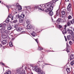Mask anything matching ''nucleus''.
<instances>
[{
  "mask_svg": "<svg viewBox=\"0 0 74 74\" xmlns=\"http://www.w3.org/2000/svg\"><path fill=\"white\" fill-rule=\"evenodd\" d=\"M5 21L6 23H8V22H10V19L8 17L7 18L6 20Z\"/></svg>",
  "mask_w": 74,
  "mask_h": 74,
  "instance_id": "nucleus-18",
  "label": "nucleus"
},
{
  "mask_svg": "<svg viewBox=\"0 0 74 74\" xmlns=\"http://www.w3.org/2000/svg\"><path fill=\"white\" fill-rule=\"evenodd\" d=\"M69 44L70 45H72V44H73V43L72 42V41H69Z\"/></svg>",
  "mask_w": 74,
  "mask_h": 74,
  "instance_id": "nucleus-35",
  "label": "nucleus"
},
{
  "mask_svg": "<svg viewBox=\"0 0 74 74\" xmlns=\"http://www.w3.org/2000/svg\"><path fill=\"white\" fill-rule=\"evenodd\" d=\"M69 45H68V43H66V47H69Z\"/></svg>",
  "mask_w": 74,
  "mask_h": 74,
  "instance_id": "nucleus-52",
  "label": "nucleus"
},
{
  "mask_svg": "<svg viewBox=\"0 0 74 74\" xmlns=\"http://www.w3.org/2000/svg\"><path fill=\"white\" fill-rule=\"evenodd\" d=\"M65 1H69V0H65Z\"/></svg>",
  "mask_w": 74,
  "mask_h": 74,
  "instance_id": "nucleus-55",
  "label": "nucleus"
},
{
  "mask_svg": "<svg viewBox=\"0 0 74 74\" xmlns=\"http://www.w3.org/2000/svg\"><path fill=\"white\" fill-rule=\"evenodd\" d=\"M9 45L10 47H12L13 46V44H12V42H9Z\"/></svg>",
  "mask_w": 74,
  "mask_h": 74,
  "instance_id": "nucleus-23",
  "label": "nucleus"
},
{
  "mask_svg": "<svg viewBox=\"0 0 74 74\" xmlns=\"http://www.w3.org/2000/svg\"><path fill=\"white\" fill-rule=\"evenodd\" d=\"M72 18V17L71 15H69L68 16V19H71Z\"/></svg>",
  "mask_w": 74,
  "mask_h": 74,
  "instance_id": "nucleus-30",
  "label": "nucleus"
},
{
  "mask_svg": "<svg viewBox=\"0 0 74 74\" xmlns=\"http://www.w3.org/2000/svg\"><path fill=\"white\" fill-rule=\"evenodd\" d=\"M39 74H45V73L44 72L42 71Z\"/></svg>",
  "mask_w": 74,
  "mask_h": 74,
  "instance_id": "nucleus-31",
  "label": "nucleus"
},
{
  "mask_svg": "<svg viewBox=\"0 0 74 74\" xmlns=\"http://www.w3.org/2000/svg\"><path fill=\"white\" fill-rule=\"evenodd\" d=\"M14 18V16H12V18Z\"/></svg>",
  "mask_w": 74,
  "mask_h": 74,
  "instance_id": "nucleus-58",
  "label": "nucleus"
},
{
  "mask_svg": "<svg viewBox=\"0 0 74 74\" xmlns=\"http://www.w3.org/2000/svg\"><path fill=\"white\" fill-rule=\"evenodd\" d=\"M0 42H1V44H2L3 45H5V44H6L7 43V41H6V40L3 39L2 38L0 39Z\"/></svg>",
  "mask_w": 74,
  "mask_h": 74,
  "instance_id": "nucleus-6",
  "label": "nucleus"
},
{
  "mask_svg": "<svg viewBox=\"0 0 74 74\" xmlns=\"http://www.w3.org/2000/svg\"><path fill=\"white\" fill-rule=\"evenodd\" d=\"M67 26H69L71 25V23H70V22H68L67 23Z\"/></svg>",
  "mask_w": 74,
  "mask_h": 74,
  "instance_id": "nucleus-25",
  "label": "nucleus"
},
{
  "mask_svg": "<svg viewBox=\"0 0 74 74\" xmlns=\"http://www.w3.org/2000/svg\"><path fill=\"white\" fill-rule=\"evenodd\" d=\"M2 38L3 39H5V38H6L7 37V36L6 35H2L1 36Z\"/></svg>",
  "mask_w": 74,
  "mask_h": 74,
  "instance_id": "nucleus-10",
  "label": "nucleus"
},
{
  "mask_svg": "<svg viewBox=\"0 0 74 74\" xmlns=\"http://www.w3.org/2000/svg\"><path fill=\"white\" fill-rule=\"evenodd\" d=\"M47 5V4H45L44 5H42V4H41V5H39V6H35V8H41L42 7H42V8L43 9V10H45V8H45L44 7V6L45 5Z\"/></svg>",
  "mask_w": 74,
  "mask_h": 74,
  "instance_id": "nucleus-4",
  "label": "nucleus"
},
{
  "mask_svg": "<svg viewBox=\"0 0 74 74\" xmlns=\"http://www.w3.org/2000/svg\"><path fill=\"white\" fill-rule=\"evenodd\" d=\"M31 35L33 36V37H35V35L34 34H33V33L31 34Z\"/></svg>",
  "mask_w": 74,
  "mask_h": 74,
  "instance_id": "nucleus-44",
  "label": "nucleus"
},
{
  "mask_svg": "<svg viewBox=\"0 0 74 74\" xmlns=\"http://www.w3.org/2000/svg\"><path fill=\"white\" fill-rule=\"evenodd\" d=\"M36 42H37V43H38V40H36Z\"/></svg>",
  "mask_w": 74,
  "mask_h": 74,
  "instance_id": "nucleus-53",
  "label": "nucleus"
},
{
  "mask_svg": "<svg viewBox=\"0 0 74 74\" xmlns=\"http://www.w3.org/2000/svg\"><path fill=\"white\" fill-rule=\"evenodd\" d=\"M66 70L67 72H68V73H70V70L69 68H68L67 69H66Z\"/></svg>",
  "mask_w": 74,
  "mask_h": 74,
  "instance_id": "nucleus-21",
  "label": "nucleus"
},
{
  "mask_svg": "<svg viewBox=\"0 0 74 74\" xmlns=\"http://www.w3.org/2000/svg\"><path fill=\"white\" fill-rule=\"evenodd\" d=\"M23 21V20L22 19V18H20L19 19V23H22Z\"/></svg>",
  "mask_w": 74,
  "mask_h": 74,
  "instance_id": "nucleus-16",
  "label": "nucleus"
},
{
  "mask_svg": "<svg viewBox=\"0 0 74 74\" xmlns=\"http://www.w3.org/2000/svg\"><path fill=\"white\" fill-rule=\"evenodd\" d=\"M35 69H34V70H35Z\"/></svg>",
  "mask_w": 74,
  "mask_h": 74,
  "instance_id": "nucleus-64",
  "label": "nucleus"
},
{
  "mask_svg": "<svg viewBox=\"0 0 74 74\" xmlns=\"http://www.w3.org/2000/svg\"><path fill=\"white\" fill-rule=\"evenodd\" d=\"M21 18V17L19 14H18L16 17V19H19Z\"/></svg>",
  "mask_w": 74,
  "mask_h": 74,
  "instance_id": "nucleus-14",
  "label": "nucleus"
},
{
  "mask_svg": "<svg viewBox=\"0 0 74 74\" xmlns=\"http://www.w3.org/2000/svg\"><path fill=\"white\" fill-rule=\"evenodd\" d=\"M2 27V25H0V27Z\"/></svg>",
  "mask_w": 74,
  "mask_h": 74,
  "instance_id": "nucleus-54",
  "label": "nucleus"
},
{
  "mask_svg": "<svg viewBox=\"0 0 74 74\" xmlns=\"http://www.w3.org/2000/svg\"><path fill=\"white\" fill-rule=\"evenodd\" d=\"M1 1H0V3H1Z\"/></svg>",
  "mask_w": 74,
  "mask_h": 74,
  "instance_id": "nucleus-60",
  "label": "nucleus"
},
{
  "mask_svg": "<svg viewBox=\"0 0 74 74\" xmlns=\"http://www.w3.org/2000/svg\"><path fill=\"white\" fill-rule=\"evenodd\" d=\"M36 72H38V74H40L42 71H41V69H40L39 68H38L37 69H36Z\"/></svg>",
  "mask_w": 74,
  "mask_h": 74,
  "instance_id": "nucleus-9",
  "label": "nucleus"
},
{
  "mask_svg": "<svg viewBox=\"0 0 74 74\" xmlns=\"http://www.w3.org/2000/svg\"><path fill=\"white\" fill-rule=\"evenodd\" d=\"M58 11H59V9L56 11V14L57 15H59V13H58Z\"/></svg>",
  "mask_w": 74,
  "mask_h": 74,
  "instance_id": "nucleus-34",
  "label": "nucleus"
},
{
  "mask_svg": "<svg viewBox=\"0 0 74 74\" xmlns=\"http://www.w3.org/2000/svg\"><path fill=\"white\" fill-rule=\"evenodd\" d=\"M3 26L4 27H5L6 26V24L5 23H4L3 25Z\"/></svg>",
  "mask_w": 74,
  "mask_h": 74,
  "instance_id": "nucleus-36",
  "label": "nucleus"
},
{
  "mask_svg": "<svg viewBox=\"0 0 74 74\" xmlns=\"http://www.w3.org/2000/svg\"><path fill=\"white\" fill-rule=\"evenodd\" d=\"M58 0H53V1L50 2L49 3H47V5H48L50 4V5H52V6H54V4H55L56 2Z\"/></svg>",
  "mask_w": 74,
  "mask_h": 74,
  "instance_id": "nucleus-3",
  "label": "nucleus"
},
{
  "mask_svg": "<svg viewBox=\"0 0 74 74\" xmlns=\"http://www.w3.org/2000/svg\"><path fill=\"white\" fill-rule=\"evenodd\" d=\"M36 36H37V35H36Z\"/></svg>",
  "mask_w": 74,
  "mask_h": 74,
  "instance_id": "nucleus-62",
  "label": "nucleus"
},
{
  "mask_svg": "<svg viewBox=\"0 0 74 74\" xmlns=\"http://www.w3.org/2000/svg\"><path fill=\"white\" fill-rule=\"evenodd\" d=\"M20 16L21 18H24L25 17V14H22Z\"/></svg>",
  "mask_w": 74,
  "mask_h": 74,
  "instance_id": "nucleus-17",
  "label": "nucleus"
},
{
  "mask_svg": "<svg viewBox=\"0 0 74 74\" xmlns=\"http://www.w3.org/2000/svg\"><path fill=\"white\" fill-rule=\"evenodd\" d=\"M23 70V69L22 68L19 67L16 69V72L17 73H20L21 71Z\"/></svg>",
  "mask_w": 74,
  "mask_h": 74,
  "instance_id": "nucleus-7",
  "label": "nucleus"
},
{
  "mask_svg": "<svg viewBox=\"0 0 74 74\" xmlns=\"http://www.w3.org/2000/svg\"><path fill=\"white\" fill-rule=\"evenodd\" d=\"M4 33L5 34H8L9 33V32L8 31V30H6L4 31Z\"/></svg>",
  "mask_w": 74,
  "mask_h": 74,
  "instance_id": "nucleus-20",
  "label": "nucleus"
},
{
  "mask_svg": "<svg viewBox=\"0 0 74 74\" xmlns=\"http://www.w3.org/2000/svg\"><path fill=\"white\" fill-rule=\"evenodd\" d=\"M73 3H74V0H72Z\"/></svg>",
  "mask_w": 74,
  "mask_h": 74,
  "instance_id": "nucleus-57",
  "label": "nucleus"
},
{
  "mask_svg": "<svg viewBox=\"0 0 74 74\" xmlns=\"http://www.w3.org/2000/svg\"><path fill=\"white\" fill-rule=\"evenodd\" d=\"M3 70H4V68H3Z\"/></svg>",
  "mask_w": 74,
  "mask_h": 74,
  "instance_id": "nucleus-61",
  "label": "nucleus"
},
{
  "mask_svg": "<svg viewBox=\"0 0 74 74\" xmlns=\"http://www.w3.org/2000/svg\"><path fill=\"white\" fill-rule=\"evenodd\" d=\"M12 16V15H11V14H9L8 17V18H11Z\"/></svg>",
  "mask_w": 74,
  "mask_h": 74,
  "instance_id": "nucleus-37",
  "label": "nucleus"
},
{
  "mask_svg": "<svg viewBox=\"0 0 74 74\" xmlns=\"http://www.w3.org/2000/svg\"><path fill=\"white\" fill-rule=\"evenodd\" d=\"M0 64H2V65H3V66H5V64H4L3 63V62H1L0 63Z\"/></svg>",
  "mask_w": 74,
  "mask_h": 74,
  "instance_id": "nucleus-40",
  "label": "nucleus"
},
{
  "mask_svg": "<svg viewBox=\"0 0 74 74\" xmlns=\"http://www.w3.org/2000/svg\"><path fill=\"white\" fill-rule=\"evenodd\" d=\"M6 7L8 9H9V8H10V7H9V6H8V5H6Z\"/></svg>",
  "mask_w": 74,
  "mask_h": 74,
  "instance_id": "nucleus-50",
  "label": "nucleus"
},
{
  "mask_svg": "<svg viewBox=\"0 0 74 74\" xmlns=\"http://www.w3.org/2000/svg\"><path fill=\"white\" fill-rule=\"evenodd\" d=\"M4 74H11V71H8L7 72L5 73Z\"/></svg>",
  "mask_w": 74,
  "mask_h": 74,
  "instance_id": "nucleus-26",
  "label": "nucleus"
},
{
  "mask_svg": "<svg viewBox=\"0 0 74 74\" xmlns=\"http://www.w3.org/2000/svg\"><path fill=\"white\" fill-rule=\"evenodd\" d=\"M67 10L68 11H71V8H68Z\"/></svg>",
  "mask_w": 74,
  "mask_h": 74,
  "instance_id": "nucleus-41",
  "label": "nucleus"
},
{
  "mask_svg": "<svg viewBox=\"0 0 74 74\" xmlns=\"http://www.w3.org/2000/svg\"><path fill=\"white\" fill-rule=\"evenodd\" d=\"M2 47V45L0 44V47Z\"/></svg>",
  "mask_w": 74,
  "mask_h": 74,
  "instance_id": "nucleus-56",
  "label": "nucleus"
},
{
  "mask_svg": "<svg viewBox=\"0 0 74 74\" xmlns=\"http://www.w3.org/2000/svg\"><path fill=\"white\" fill-rule=\"evenodd\" d=\"M40 47H38V51H40Z\"/></svg>",
  "mask_w": 74,
  "mask_h": 74,
  "instance_id": "nucleus-47",
  "label": "nucleus"
},
{
  "mask_svg": "<svg viewBox=\"0 0 74 74\" xmlns=\"http://www.w3.org/2000/svg\"><path fill=\"white\" fill-rule=\"evenodd\" d=\"M11 19H12V20H13V18H12Z\"/></svg>",
  "mask_w": 74,
  "mask_h": 74,
  "instance_id": "nucleus-59",
  "label": "nucleus"
},
{
  "mask_svg": "<svg viewBox=\"0 0 74 74\" xmlns=\"http://www.w3.org/2000/svg\"><path fill=\"white\" fill-rule=\"evenodd\" d=\"M62 15H64L66 14V12L64 11H62Z\"/></svg>",
  "mask_w": 74,
  "mask_h": 74,
  "instance_id": "nucleus-24",
  "label": "nucleus"
},
{
  "mask_svg": "<svg viewBox=\"0 0 74 74\" xmlns=\"http://www.w3.org/2000/svg\"><path fill=\"white\" fill-rule=\"evenodd\" d=\"M11 29H12V27L11 26L9 25L8 26V30H10Z\"/></svg>",
  "mask_w": 74,
  "mask_h": 74,
  "instance_id": "nucleus-15",
  "label": "nucleus"
},
{
  "mask_svg": "<svg viewBox=\"0 0 74 74\" xmlns=\"http://www.w3.org/2000/svg\"><path fill=\"white\" fill-rule=\"evenodd\" d=\"M56 21L57 23L58 24H60V23H61V22H64V19L60 18H58Z\"/></svg>",
  "mask_w": 74,
  "mask_h": 74,
  "instance_id": "nucleus-5",
  "label": "nucleus"
},
{
  "mask_svg": "<svg viewBox=\"0 0 74 74\" xmlns=\"http://www.w3.org/2000/svg\"><path fill=\"white\" fill-rule=\"evenodd\" d=\"M18 22V20H16L14 21L13 22L14 23H16V22Z\"/></svg>",
  "mask_w": 74,
  "mask_h": 74,
  "instance_id": "nucleus-39",
  "label": "nucleus"
},
{
  "mask_svg": "<svg viewBox=\"0 0 74 74\" xmlns=\"http://www.w3.org/2000/svg\"><path fill=\"white\" fill-rule=\"evenodd\" d=\"M74 64V61H73L71 62V64L73 66Z\"/></svg>",
  "mask_w": 74,
  "mask_h": 74,
  "instance_id": "nucleus-28",
  "label": "nucleus"
},
{
  "mask_svg": "<svg viewBox=\"0 0 74 74\" xmlns=\"http://www.w3.org/2000/svg\"><path fill=\"white\" fill-rule=\"evenodd\" d=\"M19 4L18 3H16V7H19Z\"/></svg>",
  "mask_w": 74,
  "mask_h": 74,
  "instance_id": "nucleus-43",
  "label": "nucleus"
},
{
  "mask_svg": "<svg viewBox=\"0 0 74 74\" xmlns=\"http://www.w3.org/2000/svg\"><path fill=\"white\" fill-rule=\"evenodd\" d=\"M27 27L28 29H30L32 28V25L30 24H28L27 25Z\"/></svg>",
  "mask_w": 74,
  "mask_h": 74,
  "instance_id": "nucleus-11",
  "label": "nucleus"
},
{
  "mask_svg": "<svg viewBox=\"0 0 74 74\" xmlns=\"http://www.w3.org/2000/svg\"><path fill=\"white\" fill-rule=\"evenodd\" d=\"M27 24H29V23H30V20H27Z\"/></svg>",
  "mask_w": 74,
  "mask_h": 74,
  "instance_id": "nucleus-32",
  "label": "nucleus"
},
{
  "mask_svg": "<svg viewBox=\"0 0 74 74\" xmlns=\"http://www.w3.org/2000/svg\"><path fill=\"white\" fill-rule=\"evenodd\" d=\"M64 37L65 38L66 41H67V38H66V36H64Z\"/></svg>",
  "mask_w": 74,
  "mask_h": 74,
  "instance_id": "nucleus-42",
  "label": "nucleus"
},
{
  "mask_svg": "<svg viewBox=\"0 0 74 74\" xmlns=\"http://www.w3.org/2000/svg\"><path fill=\"white\" fill-rule=\"evenodd\" d=\"M54 6H52V5H50V4H49L48 5H47V3L46 4V5H45L44 6L45 8H48L46 9L45 11V12H49V15L50 16H52L53 14V13L52 10H53Z\"/></svg>",
  "mask_w": 74,
  "mask_h": 74,
  "instance_id": "nucleus-1",
  "label": "nucleus"
},
{
  "mask_svg": "<svg viewBox=\"0 0 74 74\" xmlns=\"http://www.w3.org/2000/svg\"><path fill=\"white\" fill-rule=\"evenodd\" d=\"M26 32V31H22L21 32V33H25V32Z\"/></svg>",
  "mask_w": 74,
  "mask_h": 74,
  "instance_id": "nucleus-51",
  "label": "nucleus"
},
{
  "mask_svg": "<svg viewBox=\"0 0 74 74\" xmlns=\"http://www.w3.org/2000/svg\"><path fill=\"white\" fill-rule=\"evenodd\" d=\"M70 60H73L74 59V55L73 54H71L70 56Z\"/></svg>",
  "mask_w": 74,
  "mask_h": 74,
  "instance_id": "nucleus-8",
  "label": "nucleus"
},
{
  "mask_svg": "<svg viewBox=\"0 0 74 74\" xmlns=\"http://www.w3.org/2000/svg\"><path fill=\"white\" fill-rule=\"evenodd\" d=\"M22 30V28L20 27H18V29H16V31H17V32H21Z\"/></svg>",
  "mask_w": 74,
  "mask_h": 74,
  "instance_id": "nucleus-13",
  "label": "nucleus"
},
{
  "mask_svg": "<svg viewBox=\"0 0 74 74\" xmlns=\"http://www.w3.org/2000/svg\"><path fill=\"white\" fill-rule=\"evenodd\" d=\"M64 28L62 31V34H63L64 35V34H67V33H68L69 34H70L71 35L72 37H73L74 33L73 32V30H72L73 27H70V28H71L72 29H70L69 28H66V27H67V25H64Z\"/></svg>",
  "mask_w": 74,
  "mask_h": 74,
  "instance_id": "nucleus-2",
  "label": "nucleus"
},
{
  "mask_svg": "<svg viewBox=\"0 0 74 74\" xmlns=\"http://www.w3.org/2000/svg\"><path fill=\"white\" fill-rule=\"evenodd\" d=\"M18 10L20 11V10H22V7L21 6L19 5L18 7Z\"/></svg>",
  "mask_w": 74,
  "mask_h": 74,
  "instance_id": "nucleus-22",
  "label": "nucleus"
},
{
  "mask_svg": "<svg viewBox=\"0 0 74 74\" xmlns=\"http://www.w3.org/2000/svg\"><path fill=\"white\" fill-rule=\"evenodd\" d=\"M67 38L68 40H70L71 38V36L69 35L67 36Z\"/></svg>",
  "mask_w": 74,
  "mask_h": 74,
  "instance_id": "nucleus-12",
  "label": "nucleus"
},
{
  "mask_svg": "<svg viewBox=\"0 0 74 74\" xmlns=\"http://www.w3.org/2000/svg\"><path fill=\"white\" fill-rule=\"evenodd\" d=\"M18 24H16L14 26V28H15V29H18Z\"/></svg>",
  "mask_w": 74,
  "mask_h": 74,
  "instance_id": "nucleus-19",
  "label": "nucleus"
},
{
  "mask_svg": "<svg viewBox=\"0 0 74 74\" xmlns=\"http://www.w3.org/2000/svg\"><path fill=\"white\" fill-rule=\"evenodd\" d=\"M41 62H43L42 61H39L38 62V64H39L40 63H41Z\"/></svg>",
  "mask_w": 74,
  "mask_h": 74,
  "instance_id": "nucleus-45",
  "label": "nucleus"
},
{
  "mask_svg": "<svg viewBox=\"0 0 74 74\" xmlns=\"http://www.w3.org/2000/svg\"><path fill=\"white\" fill-rule=\"evenodd\" d=\"M71 7V4H69L68 6V8H70Z\"/></svg>",
  "mask_w": 74,
  "mask_h": 74,
  "instance_id": "nucleus-29",
  "label": "nucleus"
},
{
  "mask_svg": "<svg viewBox=\"0 0 74 74\" xmlns=\"http://www.w3.org/2000/svg\"><path fill=\"white\" fill-rule=\"evenodd\" d=\"M73 39H72V40L73 41H74V35H73Z\"/></svg>",
  "mask_w": 74,
  "mask_h": 74,
  "instance_id": "nucleus-49",
  "label": "nucleus"
},
{
  "mask_svg": "<svg viewBox=\"0 0 74 74\" xmlns=\"http://www.w3.org/2000/svg\"><path fill=\"white\" fill-rule=\"evenodd\" d=\"M58 27H59V28H60V29H61V28H62V26L61 25H59Z\"/></svg>",
  "mask_w": 74,
  "mask_h": 74,
  "instance_id": "nucleus-38",
  "label": "nucleus"
},
{
  "mask_svg": "<svg viewBox=\"0 0 74 74\" xmlns=\"http://www.w3.org/2000/svg\"><path fill=\"white\" fill-rule=\"evenodd\" d=\"M39 10H42H42H44V9H43V10H42L41 8H39Z\"/></svg>",
  "mask_w": 74,
  "mask_h": 74,
  "instance_id": "nucleus-46",
  "label": "nucleus"
},
{
  "mask_svg": "<svg viewBox=\"0 0 74 74\" xmlns=\"http://www.w3.org/2000/svg\"><path fill=\"white\" fill-rule=\"evenodd\" d=\"M25 8H26L27 9H32V7H30V6H25Z\"/></svg>",
  "mask_w": 74,
  "mask_h": 74,
  "instance_id": "nucleus-27",
  "label": "nucleus"
},
{
  "mask_svg": "<svg viewBox=\"0 0 74 74\" xmlns=\"http://www.w3.org/2000/svg\"><path fill=\"white\" fill-rule=\"evenodd\" d=\"M42 49H43L42 48L40 47V51H41V50H42Z\"/></svg>",
  "mask_w": 74,
  "mask_h": 74,
  "instance_id": "nucleus-48",
  "label": "nucleus"
},
{
  "mask_svg": "<svg viewBox=\"0 0 74 74\" xmlns=\"http://www.w3.org/2000/svg\"><path fill=\"white\" fill-rule=\"evenodd\" d=\"M52 19V20H53V19Z\"/></svg>",
  "mask_w": 74,
  "mask_h": 74,
  "instance_id": "nucleus-63",
  "label": "nucleus"
},
{
  "mask_svg": "<svg viewBox=\"0 0 74 74\" xmlns=\"http://www.w3.org/2000/svg\"><path fill=\"white\" fill-rule=\"evenodd\" d=\"M66 51L68 52V53H69V52H70V49L68 48L66 49Z\"/></svg>",
  "mask_w": 74,
  "mask_h": 74,
  "instance_id": "nucleus-33",
  "label": "nucleus"
}]
</instances>
